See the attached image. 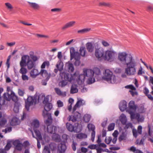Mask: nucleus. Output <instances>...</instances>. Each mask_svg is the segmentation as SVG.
I'll return each mask as SVG.
<instances>
[{"instance_id":"43","label":"nucleus","mask_w":153,"mask_h":153,"mask_svg":"<svg viewBox=\"0 0 153 153\" xmlns=\"http://www.w3.org/2000/svg\"><path fill=\"white\" fill-rule=\"evenodd\" d=\"M56 144L53 143H51L49 145V149L53 151L56 148Z\"/></svg>"},{"instance_id":"53","label":"nucleus","mask_w":153,"mask_h":153,"mask_svg":"<svg viewBox=\"0 0 153 153\" xmlns=\"http://www.w3.org/2000/svg\"><path fill=\"white\" fill-rule=\"evenodd\" d=\"M43 153H50L49 147L48 146H45Z\"/></svg>"},{"instance_id":"39","label":"nucleus","mask_w":153,"mask_h":153,"mask_svg":"<svg viewBox=\"0 0 153 153\" xmlns=\"http://www.w3.org/2000/svg\"><path fill=\"white\" fill-rule=\"evenodd\" d=\"M128 111L130 115V117L131 120L136 119V114H135L133 111L130 110H128Z\"/></svg>"},{"instance_id":"3","label":"nucleus","mask_w":153,"mask_h":153,"mask_svg":"<svg viewBox=\"0 0 153 153\" xmlns=\"http://www.w3.org/2000/svg\"><path fill=\"white\" fill-rule=\"evenodd\" d=\"M76 74L74 75L71 74L67 73L65 72H61L60 73V76L62 79L64 80H62L60 81L59 83V85L61 87H63L65 86L67 84L68 82L67 81L71 82L73 80H74L75 79Z\"/></svg>"},{"instance_id":"18","label":"nucleus","mask_w":153,"mask_h":153,"mask_svg":"<svg viewBox=\"0 0 153 153\" xmlns=\"http://www.w3.org/2000/svg\"><path fill=\"white\" fill-rule=\"evenodd\" d=\"M76 22L74 21H71L66 23L64 26L62 27V29L65 30L67 28L73 27L75 24Z\"/></svg>"},{"instance_id":"38","label":"nucleus","mask_w":153,"mask_h":153,"mask_svg":"<svg viewBox=\"0 0 153 153\" xmlns=\"http://www.w3.org/2000/svg\"><path fill=\"white\" fill-rule=\"evenodd\" d=\"M130 150L134 153H143L141 150L136 149L134 146H131L130 148Z\"/></svg>"},{"instance_id":"51","label":"nucleus","mask_w":153,"mask_h":153,"mask_svg":"<svg viewBox=\"0 0 153 153\" xmlns=\"http://www.w3.org/2000/svg\"><path fill=\"white\" fill-rule=\"evenodd\" d=\"M101 43L102 45L104 47H108L110 46V44L109 43L104 40L102 41Z\"/></svg>"},{"instance_id":"36","label":"nucleus","mask_w":153,"mask_h":153,"mask_svg":"<svg viewBox=\"0 0 153 153\" xmlns=\"http://www.w3.org/2000/svg\"><path fill=\"white\" fill-rule=\"evenodd\" d=\"M91 116L89 114H85L83 117V120L86 123L88 122L90 120Z\"/></svg>"},{"instance_id":"37","label":"nucleus","mask_w":153,"mask_h":153,"mask_svg":"<svg viewBox=\"0 0 153 153\" xmlns=\"http://www.w3.org/2000/svg\"><path fill=\"white\" fill-rule=\"evenodd\" d=\"M30 5V6L35 10L37 9L38 8V5L37 4L35 3L31 2L29 1L27 2Z\"/></svg>"},{"instance_id":"55","label":"nucleus","mask_w":153,"mask_h":153,"mask_svg":"<svg viewBox=\"0 0 153 153\" xmlns=\"http://www.w3.org/2000/svg\"><path fill=\"white\" fill-rule=\"evenodd\" d=\"M49 100V96H47L45 97L43 101V103L44 104H46V103H48Z\"/></svg>"},{"instance_id":"1","label":"nucleus","mask_w":153,"mask_h":153,"mask_svg":"<svg viewBox=\"0 0 153 153\" xmlns=\"http://www.w3.org/2000/svg\"><path fill=\"white\" fill-rule=\"evenodd\" d=\"M117 59L122 64L126 66L125 71L128 76L135 74L137 63L131 55L128 56L126 52H120L118 54Z\"/></svg>"},{"instance_id":"44","label":"nucleus","mask_w":153,"mask_h":153,"mask_svg":"<svg viewBox=\"0 0 153 153\" xmlns=\"http://www.w3.org/2000/svg\"><path fill=\"white\" fill-rule=\"evenodd\" d=\"M50 65V62L48 61H46L44 62L41 66V68L43 69L45 68L46 66L47 67H49Z\"/></svg>"},{"instance_id":"28","label":"nucleus","mask_w":153,"mask_h":153,"mask_svg":"<svg viewBox=\"0 0 153 153\" xmlns=\"http://www.w3.org/2000/svg\"><path fill=\"white\" fill-rule=\"evenodd\" d=\"M136 119L138 122H143L144 120V117L142 115H140L139 113H137Z\"/></svg>"},{"instance_id":"32","label":"nucleus","mask_w":153,"mask_h":153,"mask_svg":"<svg viewBox=\"0 0 153 153\" xmlns=\"http://www.w3.org/2000/svg\"><path fill=\"white\" fill-rule=\"evenodd\" d=\"M126 134L124 132H122L121 134L120 135L118 138L119 141L120 142L122 140H126Z\"/></svg>"},{"instance_id":"61","label":"nucleus","mask_w":153,"mask_h":153,"mask_svg":"<svg viewBox=\"0 0 153 153\" xmlns=\"http://www.w3.org/2000/svg\"><path fill=\"white\" fill-rule=\"evenodd\" d=\"M57 103L58 107H62L63 106V104L60 100H59L57 101Z\"/></svg>"},{"instance_id":"16","label":"nucleus","mask_w":153,"mask_h":153,"mask_svg":"<svg viewBox=\"0 0 153 153\" xmlns=\"http://www.w3.org/2000/svg\"><path fill=\"white\" fill-rule=\"evenodd\" d=\"M92 71L94 76H95L97 80H100L101 79V72L100 69L97 68H95Z\"/></svg>"},{"instance_id":"42","label":"nucleus","mask_w":153,"mask_h":153,"mask_svg":"<svg viewBox=\"0 0 153 153\" xmlns=\"http://www.w3.org/2000/svg\"><path fill=\"white\" fill-rule=\"evenodd\" d=\"M52 138L54 140L57 141L60 139V136L56 133H54L52 135Z\"/></svg>"},{"instance_id":"62","label":"nucleus","mask_w":153,"mask_h":153,"mask_svg":"<svg viewBox=\"0 0 153 153\" xmlns=\"http://www.w3.org/2000/svg\"><path fill=\"white\" fill-rule=\"evenodd\" d=\"M142 127L141 126H139L137 128V130L138 133L139 134H141L142 132Z\"/></svg>"},{"instance_id":"30","label":"nucleus","mask_w":153,"mask_h":153,"mask_svg":"<svg viewBox=\"0 0 153 153\" xmlns=\"http://www.w3.org/2000/svg\"><path fill=\"white\" fill-rule=\"evenodd\" d=\"M38 75V71L37 69L33 68L30 72V75L33 78H35Z\"/></svg>"},{"instance_id":"13","label":"nucleus","mask_w":153,"mask_h":153,"mask_svg":"<svg viewBox=\"0 0 153 153\" xmlns=\"http://www.w3.org/2000/svg\"><path fill=\"white\" fill-rule=\"evenodd\" d=\"M52 121L53 119L52 118V122L51 123L47 122V120L45 122V124L47 126V131L48 133L50 134H53L54 133H56L57 131V127L56 126L51 125L52 123Z\"/></svg>"},{"instance_id":"57","label":"nucleus","mask_w":153,"mask_h":153,"mask_svg":"<svg viewBox=\"0 0 153 153\" xmlns=\"http://www.w3.org/2000/svg\"><path fill=\"white\" fill-rule=\"evenodd\" d=\"M112 140V137H109L107 139L106 138L105 139V141L106 144H109L111 142Z\"/></svg>"},{"instance_id":"41","label":"nucleus","mask_w":153,"mask_h":153,"mask_svg":"<svg viewBox=\"0 0 153 153\" xmlns=\"http://www.w3.org/2000/svg\"><path fill=\"white\" fill-rule=\"evenodd\" d=\"M20 106V104L18 103H15L14 105V106L13 108L14 111L17 113L19 111V107Z\"/></svg>"},{"instance_id":"9","label":"nucleus","mask_w":153,"mask_h":153,"mask_svg":"<svg viewBox=\"0 0 153 153\" xmlns=\"http://www.w3.org/2000/svg\"><path fill=\"white\" fill-rule=\"evenodd\" d=\"M38 99V97L36 94L34 96H28L27 99L25 101V107L26 110L28 111L30 106L35 105L37 100Z\"/></svg>"},{"instance_id":"47","label":"nucleus","mask_w":153,"mask_h":153,"mask_svg":"<svg viewBox=\"0 0 153 153\" xmlns=\"http://www.w3.org/2000/svg\"><path fill=\"white\" fill-rule=\"evenodd\" d=\"M90 30V29L85 28L78 30L77 33H78L83 34L89 31Z\"/></svg>"},{"instance_id":"14","label":"nucleus","mask_w":153,"mask_h":153,"mask_svg":"<svg viewBox=\"0 0 153 153\" xmlns=\"http://www.w3.org/2000/svg\"><path fill=\"white\" fill-rule=\"evenodd\" d=\"M40 75L43 77H46L45 80H42V84L45 85L47 84V82L48 80L49 77L48 76V74L47 71L44 69H41L40 72H39V75Z\"/></svg>"},{"instance_id":"15","label":"nucleus","mask_w":153,"mask_h":153,"mask_svg":"<svg viewBox=\"0 0 153 153\" xmlns=\"http://www.w3.org/2000/svg\"><path fill=\"white\" fill-rule=\"evenodd\" d=\"M87 127L89 131H92L91 140L92 142H93L94 140L95 135V126L94 125L91 123H89Z\"/></svg>"},{"instance_id":"20","label":"nucleus","mask_w":153,"mask_h":153,"mask_svg":"<svg viewBox=\"0 0 153 153\" xmlns=\"http://www.w3.org/2000/svg\"><path fill=\"white\" fill-rule=\"evenodd\" d=\"M80 114L77 113V114H74V115H71L69 116V120H71L73 122H75L77 121L78 119L79 118Z\"/></svg>"},{"instance_id":"2","label":"nucleus","mask_w":153,"mask_h":153,"mask_svg":"<svg viewBox=\"0 0 153 153\" xmlns=\"http://www.w3.org/2000/svg\"><path fill=\"white\" fill-rule=\"evenodd\" d=\"M37 59V57L35 55H30L29 56L27 55H24L21 58L20 65L22 66H27L28 69L30 70L35 67L36 62Z\"/></svg>"},{"instance_id":"33","label":"nucleus","mask_w":153,"mask_h":153,"mask_svg":"<svg viewBox=\"0 0 153 153\" xmlns=\"http://www.w3.org/2000/svg\"><path fill=\"white\" fill-rule=\"evenodd\" d=\"M11 99L15 102V103H17L18 99V97L15 95V93L12 91H11Z\"/></svg>"},{"instance_id":"8","label":"nucleus","mask_w":153,"mask_h":153,"mask_svg":"<svg viewBox=\"0 0 153 153\" xmlns=\"http://www.w3.org/2000/svg\"><path fill=\"white\" fill-rule=\"evenodd\" d=\"M70 53L71 59L72 60L74 58L75 61L74 63V65L76 66H79L80 63V56L79 53L75 51L74 48L71 47L70 48Z\"/></svg>"},{"instance_id":"7","label":"nucleus","mask_w":153,"mask_h":153,"mask_svg":"<svg viewBox=\"0 0 153 153\" xmlns=\"http://www.w3.org/2000/svg\"><path fill=\"white\" fill-rule=\"evenodd\" d=\"M86 76L87 77L93 76V73L92 70L88 69L84 71V74H80L76 79V82L79 85L82 84L84 82Z\"/></svg>"},{"instance_id":"5","label":"nucleus","mask_w":153,"mask_h":153,"mask_svg":"<svg viewBox=\"0 0 153 153\" xmlns=\"http://www.w3.org/2000/svg\"><path fill=\"white\" fill-rule=\"evenodd\" d=\"M104 75L102 77L103 79L108 83L114 84L117 82L116 76L113 74L112 72L109 69L105 70Z\"/></svg>"},{"instance_id":"58","label":"nucleus","mask_w":153,"mask_h":153,"mask_svg":"<svg viewBox=\"0 0 153 153\" xmlns=\"http://www.w3.org/2000/svg\"><path fill=\"white\" fill-rule=\"evenodd\" d=\"M77 145V143L76 142L73 141L72 142V144L71 145V146L73 151H75L76 150V146Z\"/></svg>"},{"instance_id":"21","label":"nucleus","mask_w":153,"mask_h":153,"mask_svg":"<svg viewBox=\"0 0 153 153\" xmlns=\"http://www.w3.org/2000/svg\"><path fill=\"white\" fill-rule=\"evenodd\" d=\"M66 127L69 131L71 132L73 131L75 132H77V131L76 129H75V128H76V127H74L73 125L69 123H66Z\"/></svg>"},{"instance_id":"23","label":"nucleus","mask_w":153,"mask_h":153,"mask_svg":"<svg viewBox=\"0 0 153 153\" xmlns=\"http://www.w3.org/2000/svg\"><path fill=\"white\" fill-rule=\"evenodd\" d=\"M54 90L56 94L59 96L65 97L66 95V92L61 91L59 88H54Z\"/></svg>"},{"instance_id":"48","label":"nucleus","mask_w":153,"mask_h":153,"mask_svg":"<svg viewBox=\"0 0 153 153\" xmlns=\"http://www.w3.org/2000/svg\"><path fill=\"white\" fill-rule=\"evenodd\" d=\"M115 124L114 123H110L108 126V131H111L114 129Z\"/></svg>"},{"instance_id":"17","label":"nucleus","mask_w":153,"mask_h":153,"mask_svg":"<svg viewBox=\"0 0 153 153\" xmlns=\"http://www.w3.org/2000/svg\"><path fill=\"white\" fill-rule=\"evenodd\" d=\"M66 149L65 144L61 143L58 146V153H65Z\"/></svg>"},{"instance_id":"46","label":"nucleus","mask_w":153,"mask_h":153,"mask_svg":"<svg viewBox=\"0 0 153 153\" xmlns=\"http://www.w3.org/2000/svg\"><path fill=\"white\" fill-rule=\"evenodd\" d=\"M56 67L59 71H61L63 69V65L62 63H61V62H59L56 64Z\"/></svg>"},{"instance_id":"52","label":"nucleus","mask_w":153,"mask_h":153,"mask_svg":"<svg viewBox=\"0 0 153 153\" xmlns=\"http://www.w3.org/2000/svg\"><path fill=\"white\" fill-rule=\"evenodd\" d=\"M12 131V128L11 127H9L6 128L4 130H3L2 131L3 132H4L5 133H7L8 132H10Z\"/></svg>"},{"instance_id":"45","label":"nucleus","mask_w":153,"mask_h":153,"mask_svg":"<svg viewBox=\"0 0 153 153\" xmlns=\"http://www.w3.org/2000/svg\"><path fill=\"white\" fill-rule=\"evenodd\" d=\"M68 67L69 71H70L71 72H72L74 71V68L73 65L72 63H69L68 65Z\"/></svg>"},{"instance_id":"26","label":"nucleus","mask_w":153,"mask_h":153,"mask_svg":"<svg viewBox=\"0 0 153 153\" xmlns=\"http://www.w3.org/2000/svg\"><path fill=\"white\" fill-rule=\"evenodd\" d=\"M78 91L77 85L74 84H72L71 87L70 93L71 94L76 93L78 92Z\"/></svg>"},{"instance_id":"19","label":"nucleus","mask_w":153,"mask_h":153,"mask_svg":"<svg viewBox=\"0 0 153 153\" xmlns=\"http://www.w3.org/2000/svg\"><path fill=\"white\" fill-rule=\"evenodd\" d=\"M119 108L121 111H124L127 108L126 102L125 100L121 101L120 103Z\"/></svg>"},{"instance_id":"27","label":"nucleus","mask_w":153,"mask_h":153,"mask_svg":"<svg viewBox=\"0 0 153 153\" xmlns=\"http://www.w3.org/2000/svg\"><path fill=\"white\" fill-rule=\"evenodd\" d=\"M11 146V145L10 143L8 142L5 147V149H0V153H7L5 150H9Z\"/></svg>"},{"instance_id":"22","label":"nucleus","mask_w":153,"mask_h":153,"mask_svg":"<svg viewBox=\"0 0 153 153\" xmlns=\"http://www.w3.org/2000/svg\"><path fill=\"white\" fill-rule=\"evenodd\" d=\"M19 120L17 117H13L10 123L12 126H14L19 125L20 123Z\"/></svg>"},{"instance_id":"31","label":"nucleus","mask_w":153,"mask_h":153,"mask_svg":"<svg viewBox=\"0 0 153 153\" xmlns=\"http://www.w3.org/2000/svg\"><path fill=\"white\" fill-rule=\"evenodd\" d=\"M76 137L77 138L79 139H82L87 138V134H85L80 133L77 134L76 136Z\"/></svg>"},{"instance_id":"12","label":"nucleus","mask_w":153,"mask_h":153,"mask_svg":"<svg viewBox=\"0 0 153 153\" xmlns=\"http://www.w3.org/2000/svg\"><path fill=\"white\" fill-rule=\"evenodd\" d=\"M104 50L103 48L100 47L96 49L95 56L98 60H100L102 58L104 59Z\"/></svg>"},{"instance_id":"25","label":"nucleus","mask_w":153,"mask_h":153,"mask_svg":"<svg viewBox=\"0 0 153 153\" xmlns=\"http://www.w3.org/2000/svg\"><path fill=\"white\" fill-rule=\"evenodd\" d=\"M86 47L89 52L91 53L94 51V47L91 42H88L86 44Z\"/></svg>"},{"instance_id":"34","label":"nucleus","mask_w":153,"mask_h":153,"mask_svg":"<svg viewBox=\"0 0 153 153\" xmlns=\"http://www.w3.org/2000/svg\"><path fill=\"white\" fill-rule=\"evenodd\" d=\"M4 100H6L8 101H10L11 100V94H10L8 93H5L3 94Z\"/></svg>"},{"instance_id":"40","label":"nucleus","mask_w":153,"mask_h":153,"mask_svg":"<svg viewBox=\"0 0 153 153\" xmlns=\"http://www.w3.org/2000/svg\"><path fill=\"white\" fill-rule=\"evenodd\" d=\"M21 68H20L19 72L20 73L23 74H25L27 72V69L24 67L25 66H20Z\"/></svg>"},{"instance_id":"6","label":"nucleus","mask_w":153,"mask_h":153,"mask_svg":"<svg viewBox=\"0 0 153 153\" xmlns=\"http://www.w3.org/2000/svg\"><path fill=\"white\" fill-rule=\"evenodd\" d=\"M52 106V103L50 102L44 104V109L42 111V115L44 117H48L47 122L48 123H51L52 122V118L51 114L49 113L48 111L51 109Z\"/></svg>"},{"instance_id":"35","label":"nucleus","mask_w":153,"mask_h":153,"mask_svg":"<svg viewBox=\"0 0 153 153\" xmlns=\"http://www.w3.org/2000/svg\"><path fill=\"white\" fill-rule=\"evenodd\" d=\"M120 120L123 125H125L126 123L127 120L126 116L123 114H122L120 116Z\"/></svg>"},{"instance_id":"10","label":"nucleus","mask_w":153,"mask_h":153,"mask_svg":"<svg viewBox=\"0 0 153 153\" xmlns=\"http://www.w3.org/2000/svg\"><path fill=\"white\" fill-rule=\"evenodd\" d=\"M116 52L113 50H107L105 53L104 59L105 60L112 62L115 59Z\"/></svg>"},{"instance_id":"64","label":"nucleus","mask_w":153,"mask_h":153,"mask_svg":"<svg viewBox=\"0 0 153 153\" xmlns=\"http://www.w3.org/2000/svg\"><path fill=\"white\" fill-rule=\"evenodd\" d=\"M16 43L15 42L13 41L11 42H7V46L11 47L14 46L15 45Z\"/></svg>"},{"instance_id":"59","label":"nucleus","mask_w":153,"mask_h":153,"mask_svg":"<svg viewBox=\"0 0 153 153\" xmlns=\"http://www.w3.org/2000/svg\"><path fill=\"white\" fill-rule=\"evenodd\" d=\"M80 102H81L80 101H77L73 108V110L74 112L76 110V108L79 107V103Z\"/></svg>"},{"instance_id":"49","label":"nucleus","mask_w":153,"mask_h":153,"mask_svg":"<svg viewBox=\"0 0 153 153\" xmlns=\"http://www.w3.org/2000/svg\"><path fill=\"white\" fill-rule=\"evenodd\" d=\"M88 79V83L89 84H91L94 83L95 81V79H97L95 78V77H94L93 76H90Z\"/></svg>"},{"instance_id":"11","label":"nucleus","mask_w":153,"mask_h":153,"mask_svg":"<svg viewBox=\"0 0 153 153\" xmlns=\"http://www.w3.org/2000/svg\"><path fill=\"white\" fill-rule=\"evenodd\" d=\"M13 145L15 146V149L20 151L22 149L23 146L25 147H27L30 145L29 142L28 141H25L22 144L19 140H16L13 143Z\"/></svg>"},{"instance_id":"54","label":"nucleus","mask_w":153,"mask_h":153,"mask_svg":"<svg viewBox=\"0 0 153 153\" xmlns=\"http://www.w3.org/2000/svg\"><path fill=\"white\" fill-rule=\"evenodd\" d=\"M125 125H126L124 128L125 129H127L129 128H132L133 127L132 124L131 123H129L127 124L126 123Z\"/></svg>"},{"instance_id":"24","label":"nucleus","mask_w":153,"mask_h":153,"mask_svg":"<svg viewBox=\"0 0 153 153\" xmlns=\"http://www.w3.org/2000/svg\"><path fill=\"white\" fill-rule=\"evenodd\" d=\"M129 110L131 111H135L137 108V106L134 105V102L133 101H131L128 105Z\"/></svg>"},{"instance_id":"56","label":"nucleus","mask_w":153,"mask_h":153,"mask_svg":"<svg viewBox=\"0 0 153 153\" xmlns=\"http://www.w3.org/2000/svg\"><path fill=\"white\" fill-rule=\"evenodd\" d=\"M6 122V120L4 118H2L1 120H0V126H4Z\"/></svg>"},{"instance_id":"4","label":"nucleus","mask_w":153,"mask_h":153,"mask_svg":"<svg viewBox=\"0 0 153 153\" xmlns=\"http://www.w3.org/2000/svg\"><path fill=\"white\" fill-rule=\"evenodd\" d=\"M29 125L31 129H33L34 132L29 128L32 133L33 137L36 138L37 140V146L38 148V120L37 119L33 120Z\"/></svg>"},{"instance_id":"60","label":"nucleus","mask_w":153,"mask_h":153,"mask_svg":"<svg viewBox=\"0 0 153 153\" xmlns=\"http://www.w3.org/2000/svg\"><path fill=\"white\" fill-rule=\"evenodd\" d=\"M88 148H90L91 149H96L97 148V145H94V144H91L89 145V146H88Z\"/></svg>"},{"instance_id":"29","label":"nucleus","mask_w":153,"mask_h":153,"mask_svg":"<svg viewBox=\"0 0 153 153\" xmlns=\"http://www.w3.org/2000/svg\"><path fill=\"white\" fill-rule=\"evenodd\" d=\"M79 52L80 55L83 57L85 56V54L86 53V51L84 47L81 46L80 47Z\"/></svg>"},{"instance_id":"63","label":"nucleus","mask_w":153,"mask_h":153,"mask_svg":"<svg viewBox=\"0 0 153 153\" xmlns=\"http://www.w3.org/2000/svg\"><path fill=\"white\" fill-rule=\"evenodd\" d=\"M96 150H97V153H101L102 152H104L105 150L99 147H97Z\"/></svg>"},{"instance_id":"50","label":"nucleus","mask_w":153,"mask_h":153,"mask_svg":"<svg viewBox=\"0 0 153 153\" xmlns=\"http://www.w3.org/2000/svg\"><path fill=\"white\" fill-rule=\"evenodd\" d=\"M99 5L100 6L109 7L110 4L109 3H106L105 2H100L99 3Z\"/></svg>"}]
</instances>
